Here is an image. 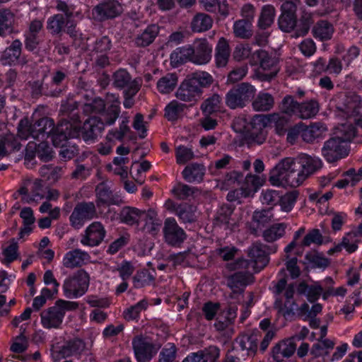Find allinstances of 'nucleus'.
Here are the masks:
<instances>
[{
  "label": "nucleus",
  "mask_w": 362,
  "mask_h": 362,
  "mask_svg": "<svg viewBox=\"0 0 362 362\" xmlns=\"http://www.w3.org/2000/svg\"><path fill=\"white\" fill-rule=\"evenodd\" d=\"M178 77L175 73H168L161 77L157 82L158 90L162 94L171 93L176 87Z\"/></svg>",
  "instance_id": "nucleus-42"
},
{
  "label": "nucleus",
  "mask_w": 362,
  "mask_h": 362,
  "mask_svg": "<svg viewBox=\"0 0 362 362\" xmlns=\"http://www.w3.org/2000/svg\"><path fill=\"white\" fill-rule=\"evenodd\" d=\"M322 156L328 163H335L349 155L346 146L337 137L327 140L321 150Z\"/></svg>",
  "instance_id": "nucleus-11"
},
{
  "label": "nucleus",
  "mask_w": 362,
  "mask_h": 362,
  "mask_svg": "<svg viewBox=\"0 0 362 362\" xmlns=\"http://www.w3.org/2000/svg\"><path fill=\"white\" fill-rule=\"evenodd\" d=\"M90 255L80 249H75L66 252L63 258V265L66 268L81 267L90 262Z\"/></svg>",
  "instance_id": "nucleus-26"
},
{
  "label": "nucleus",
  "mask_w": 362,
  "mask_h": 362,
  "mask_svg": "<svg viewBox=\"0 0 362 362\" xmlns=\"http://www.w3.org/2000/svg\"><path fill=\"white\" fill-rule=\"evenodd\" d=\"M230 47L228 41L224 37H221L216 47L215 59L216 66H225L230 57Z\"/></svg>",
  "instance_id": "nucleus-39"
},
{
  "label": "nucleus",
  "mask_w": 362,
  "mask_h": 362,
  "mask_svg": "<svg viewBox=\"0 0 362 362\" xmlns=\"http://www.w3.org/2000/svg\"><path fill=\"white\" fill-rule=\"evenodd\" d=\"M273 214L271 209L257 210L253 212L249 230L251 234L259 236L262 229L272 221Z\"/></svg>",
  "instance_id": "nucleus-19"
},
{
  "label": "nucleus",
  "mask_w": 362,
  "mask_h": 362,
  "mask_svg": "<svg viewBox=\"0 0 362 362\" xmlns=\"http://www.w3.org/2000/svg\"><path fill=\"white\" fill-rule=\"evenodd\" d=\"M83 104L81 110L85 115L100 114L105 110V100L100 97H93V93L83 94Z\"/></svg>",
  "instance_id": "nucleus-27"
},
{
  "label": "nucleus",
  "mask_w": 362,
  "mask_h": 362,
  "mask_svg": "<svg viewBox=\"0 0 362 362\" xmlns=\"http://www.w3.org/2000/svg\"><path fill=\"white\" fill-rule=\"evenodd\" d=\"M146 211H141L132 206H124L119 214L120 222L129 226L139 225Z\"/></svg>",
  "instance_id": "nucleus-28"
},
{
  "label": "nucleus",
  "mask_w": 362,
  "mask_h": 362,
  "mask_svg": "<svg viewBox=\"0 0 362 362\" xmlns=\"http://www.w3.org/2000/svg\"><path fill=\"white\" fill-rule=\"evenodd\" d=\"M286 228L284 223H274L262 231V238L267 243H273L284 235Z\"/></svg>",
  "instance_id": "nucleus-40"
},
{
  "label": "nucleus",
  "mask_w": 362,
  "mask_h": 362,
  "mask_svg": "<svg viewBox=\"0 0 362 362\" xmlns=\"http://www.w3.org/2000/svg\"><path fill=\"white\" fill-rule=\"evenodd\" d=\"M221 105V98L218 94L214 93L202 103L200 109L204 114L209 115L219 111Z\"/></svg>",
  "instance_id": "nucleus-47"
},
{
  "label": "nucleus",
  "mask_w": 362,
  "mask_h": 362,
  "mask_svg": "<svg viewBox=\"0 0 362 362\" xmlns=\"http://www.w3.org/2000/svg\"><path fill=\"white\" fill-rule=\"evenodd\" d=\"M250 64L259 65L263 71L267 73L258 72V77L262 81H270L275 78L279 71V59L272 52L259 49L251 55Z\"/></svg>",
  "instance_id": "nucleus-5"
},
{
  "label": "nucleus",
  "mask_w": 362,
  "mask_h": 362,
  "mask_svg": "<svg viewBox=\"0 0 362 362\" xmlns=\"http://www.w3.org/2000/svg\"><path fill=\"white\" fill-rule=\"evenodd\" d=\"M154 281V276L147 269L139 271L133 277L134 286L136 288L150 285Z\"/></svg>",
  "instance_id": "nucleus-56"
},
{
  "label": "nucleus",
  "mask_w": 362,
  "mask_h": 362,
  "mask_svg": "<svg viewBox=\"0 0 362 362\" xmlns=\"http://www.w3.org/2000/svg\"><path fill=\"white\" fill-rule=\"evenodd\" d=\"M120 101L117 98L116 100L109 105L107 108L105 107V110H103L100 114L101 117H99L102 120L104 125H112L115 124L117 119L119 117L120 114Z\"/></svg>",
  "instance_id": "nucleus-37"
},
{
  "label": "nucleus",
  "mask_w": 362,
  "mask_h": 362,
  "mask_svg": "<svg viewBox=\"0 0 362 362\" xmlns=\"http://www.w3.org/2000/svg\"><path fill=\"white\" fill-rule=\"evenodd\" d=\"M299 104L293 96L287 95L283 98L280 109L282 113L288 116L297 115Z\"/></svg>",
  "instance_id": "nucleus-53"
},
{
  "label": "nucleus",
  "mask_w": 362,
  "mask_h": 362,
  "mask_svg": "<svg viewBox=\"0 0 362 362\" xmlns=\"http://www.w3.org/2000/svg\"><path fill=\"white\" fill-rule=\"evenodd\" d=\"M85 341L78 337L66 340L59 350L53 354L57 360L69 357L79 358L86 349Z\"/></svg>",
  "instance_id": "nucleus-15"
},
{
  "label": "nucleus",
  "mask_w": 362,
  "mask_h": 362,
  "mask_svg": "<svg viewBox=\"0 0 362 362\" xmlns=\"http://www.w3.org/2000/svg\"><path fill=\"white\" fill-rule=\"evenodd\" d=\"M199 4L207 12L215 13L218 9L222 16H226L228 14L227 5L224 3L221 5L218 0H199Z\"/></svg>",
  "instance_id": "nucleus-54"
},
{
  "label": "nucleus",
  "mask_w": 362,
  "mask_h": 362,
  "mask_svg": "<svg viewBox=\"0 0 362 362\" xmlns=\"http://www.w3.org/2000/svg\"><path fill=\"white\" fill-rule=\"evenodd\" d=\"M289 118L285 114L274 112L270 114V126L274 125L278 134H284L287 129Z\"/></svg>",
  "instance_id": "nucleus-48"
},
{
  "label": "nucleus",
  "mask_w": 362,
  "mask_h": 362,
  "mask_svg": "<svg viewBox=\"0 0 362 362\" xmlns=\"http://www.w3.org/2000/svg\"><path fill=\"white\" fill-rule=\"evenodd\" d=\"M274 105V98L269 93L259 92L254 97L252 107L257 112H267L271 110Z\"/></svg>",
  "instance_id": "nucleus-33"
},
{
  "label": "nucleus",
  "mask_w": 362,
  "mask_h": 362,
  "mask_svg": "<svg viewBox=\"0 0 362 362\" xmlns=\"http://www.w3.org/2000/svg\"><path fill=\"white\" fill-rule=\"evenodd\" d=\"M192 63L198 65L207 64L211 59L212 46L206 39L202 38L194 41Z\"/></svg>",
  "instance_id": "nucleus-18"
},
{
  "label": "nucleus",
  "mask_w": 362,
  "mask_h": 362,
  "mask_svg": "<svg viewBox=\"0 0 362 362\" xmlns=\"http://www.w3.org/2000/svg\"><path fill=\"white\" fill-rule=\"evenodd\" d=\"M296 349V344L291 341L279 343L272 349L273 358L276 362H281L284 358L291 357Z\"/></svg>",
  "instance_id": "nucleus-35"
},
{
  "label": "nucleus",
  "mask_w": 362,
  "mask_h": 362,
  "mask_svg": "<svg viewBox=\"0 0 362 362\" xmlns=\"http://www.w3.org/2000/svg\"><path fill=\"white\" fill-rule=\"evenodd\" d=\"M252 23L245 21L238 20L234 23L233 33L235 37L248 39L252 35Z\"/></svg>",
  "instance_id": "nucleus-51"
},
{
  "label": "nucleus",
  "mask_w": 362,
  "mask_h": 362,
  "mask_svg": "<svg viewBox=\"0 0 362 362\" xmlns=\"http://www.w3.org/2000/svg\"><path fill=\"white\" fill-rule=\"evenodd\" d=\"M197 188L183 183L177 184L172 189V193L179 199H186L194 194Z\"/></svg>",
  "instance_id": "nucleus-60"
},
{
  "label": "nucleus",
  "mask_w": 362,
  "mask_h": 362,
  "mask_svg": "<svg viewBox=\"0 0 362 362\" xmlns=\"http://www.w3.org/2000/svg\"><path fill=\"white\" fill-rule=\"evenodd\" d=\"M160 32V28L156 24L148 25L144 30L135 35L133 42L135 47L144 48L151 45Z\"/></svg>",
  "instance_id": "nucleus-25"
},
{
  "label": "nucleus",
  "mask_w": 362,
  "mask_h": 362,
  "mask_svg": "<svg viewBox=\"0 0 362 362\" xmlns=\"http://www.w3.org/2000/svg\"><path fill=\"white\" fill-rule=\"evenodd\" d=\"M168 202L172 204L173 211L182 223H193L196 221V207L194 206L187 203L175 205L171 201H168Z\"/></svg>",
  "instance_id": "nucleus-31"
},
{
  "label": "nucleus",
  "mask_w": 362,
  "mask_h": 362,
  "mask_svg": "<svg viewBox=\"0 0 362 362\" xmlns=\"http://www.w3.org/2000/svg\"><path fill=\"white\" fill-rule=\"evenodd\" d=\"M106 231L100 222L95 221L90 224L84 231L81 243L86 246L94 247L101 243Z\"/></svg>",
  "instance_id": "nucleus-16"
},
{
  "label": "nucleus",
  "mask_w": 362,
  "mask_h": 362,
  "mask_svg": "<svg viewBox=\"0 0 362 362\" xmlns=\"http://www.w3.org/2000/svg\"><path fill=\"white\" fill-rule=\"evenodd\" d=\"M313 23L312 16L309 13H304L300 18L299 23L296 24V36H305L308 34L310 25Z\"/></svg>",
  "instance_id": "nucleus-59"
},
{
  "label": "nucleus",
  "mask_w": 362,
  "mask_h": 362,
  "mask_svg": "<svg viewBox=\"0 0 362 362\" xmlns=\"http://www.w3.org/2000/svg\"><path fill=\"white\" fill-rule=\"evenodd\" d=\"M265 248L266 245L259 242L253 243L249 247L247 252L248 257L250 258L251 261L264 267L269 262Z\"/></svg>",
  "instance_id": "nucleus-36"
},
{
  "label": "nucleus",
  "mask_w": 362,
  "mask_h": 362,
  "mask_svg": "<svg viewBox=\"0 0 362 362\" xmlns=\"http://www.w3.org/2000/svg\"><path fill=\"white\" fill-rule=\"evenodd\" d=\"M47 76L45 75L41 79H37L29 82V86L31 90V95L34 98H39L45 95L47 97H59L64 91V88H52L51 85L45 83Z\"/></svg>",
  "instance_id": "nucleus-17"
},
{
  "label": "nucleus",
  "mask_w": 362,
  "mask_h": 362,
  "mask_svg": "<svg viewBox=\"0 0 362 362\" xmlns=\"http://www.w3.org/2000/svg\"><path fill=\"white\" fill-rule=\"evenodd\" d=\"M77 132L72 130L70 122L63 121L54 128L49 136H52L54 146L61 147L66 144L69 138L74 137Z\"/></svg>",
  "instance_id": "nucleus-20"
},
{
  "label": "nucleus",
  "mask_w": 362,
  "mask_h": 362,
  "mask_svg": "<svg viewBox=\"0 0 362 362\" xmlns=\"http://www.w3.org/2000/svg\"><path fill=\"white\" fill-rule=\"evenodd\" d=\"M253 275L248 272H237L227 278V286L234 293H242L245 288L252 284Z\"/></svg>",
  "instance_id": "nucleus-22"
},
{
  "label": "nucleus",
  "mask_w": 362,
  "mask_h": 362,
  "mask_svg": "<svg viewBox=\"0 0 362 362\" xmlns=\"http://www.w3.org/2000/svg\"><path fill=\"white\" fill-rule=\"evenodd\" d=\"M214 81V78L209 73L195 71L181 82L175 96L178 100L189 103L192 105L202 99L204 88L210 87Z\"/></svg>",
  "instance_id": "nucleus-2"
},
{
  "label": "nucleus",
  "mask_w": 362,
  "mask_h": 362,
  "mask_svg": "<svg viewBox=\"0 0 362 362\" xmlns=\"http://www.w3.org/2000/svg\"><path fill=\"white\" fill-rule=\"evenodd\" d=\"M147 305V301L146 300H141L136 304L128 308L123 313L124 319L128 321L137 319L141 312L146 309Z\"/></svg>",
  "instance_id": "nucleus-57"
},
{
  "label": "nucleus",
  "mask_w": 362,
  "mask_h": 362,
  "mask_svg": "<svg viewBox=\"0 0 362 362\" xmlns=\"http://www.w3.org/2000/svg\"><path fill=\"white\" fill-rule=\"evenodd\" d=\"M95 205L93 202L78 203L69 217L71 226L80 228L85 221L98 218Z\"/></svg>",
  "instance_id": "nucleus-10"
},
{
  "label": "nucleus",
  "mask_w": 362,
  "mask_h": 362,
  "mask_svg": "<svg viewBox=\"0 0 362 362\" xmlns=\"http://www.w3.org/2000/svg\"><path fill=\"white\" fill-rule=\"evenodd\" d=\"M213 25V19L204 13H198L192 18L191 29L194 33L205 32L211 29Z\"/></svg>",
  "instance_id": "nucleus-38"
},
{
  "label": "nucleus",
  "mask_w": 362,
  "mask_h": 362,
  "mask_svg": "<svg viewBox=\"0 0 362 362\" xmlns=\"http://www.w3.org/2000/svg\"><path fill=\"white\" fill-rule=\"evenodd\" d=\"M123 12L122 4L117 0H103L92 9L94 20L103 22L119 16Z\"/></svg>",
  "instance_id": "nucleus-9"
},
{
  "label": "nucleus",
  "mask_w": 362,
  "mask_h": 362,
  "mask_svg": "<svg viewBox=\"0 0 362 362\" xmlns=\"http://www.w3.org/2000/svg\"><path fill=\"white\" fill-rule=\"evenodd\" d=\"M186 105L177 100H173L165 108V117L169 121H175L184 112Z\"/></svg>",
  "instance_id": "nucleus-49"
},
{
  "label": "nucleus",
  "mask_w": 362,
  "mask_h": 362,
  "mask_svg": "<svg viewBox=\"0 0 362 362\" xmlns=\"http://www.w3.org/2000/svg\"><path fill=\"white\" fill-rule=\"evenodd\" d=\"M104 129L105 127L99 117H90L83 123L81 129L82 138L86 141H93Z\"/></svg>",
  "instance_id": "nucleus-24"
},
{
  "label": "nucleus",
  "mask_w": 362,
  "mask_h": 362,
  "mask_svg": "<svg viewBox=\"0 0 362 362\" xmlns=\"http://www.w3.org/2000/svg\"><path fill=\"white\" fill-rule=\"evenodd\" d=\"M14 23V14L8 8L0 9V35L11 33Z\"/></svg>",
  "instance_id": "nucleus-45"
},
{
  "label": "nucleus",
  "mask_w": 362,
  "mask_h": 362,
  "mask_svg": "<svg viewBox=\"0 0 362 362\" xmlns=\"http://www.w3.org/2000/svg\"><path fill=\"white\" fill-rule=\"evenodd\" d=\"M192 45L187 44L179 47H177L170 54V60L172 63L176 65L183 64L187 62L192 63Z\"/></svg>",
  "instance_id": "nucleus-32"
},
{
  "label": "nucleus",
  "mask_w": 362,
  "mask_h": 362,
  "mask_svg": "<svg viewBox=\"0 0 362 362\" xmlns=\"http://www.w3.org/2000/svg\"><path fill=\"white\" fill-rule=\"evenodd\" d=\"M89 284V274L84 269H79L64 280V296L69 298L82 296L88 291Z\"/></svg>",
  "instance_id": "nucleus-7"
},
{
  "label": "nucleus",
  "mask_w": 362,
  "mask_h": 362,
  "mask_svg": "<svg viewBox=\"0 0 362 362\" xmlns=\"http://www.w3.org/2000/svg\"><path fill=\"white\" fill-rule=\"evenodd\" d=\"M182 174L188 182H200L205 174V167L202 164L192 163L185 168Z\"/></svg>",
  "instance_id": "nucleus-34"
},
{
  "label": "nucleus",
  "mask_w": 362,
  "mask_h": 362,
  "mask_svg": "<svg viewBox=\"0 0 362 362\" xmlns=\"http://www.w3.org/2000/svg\"><path fill=\"white\" fill-rule=\"evenodd\" d=\"M322 167L320 158L303 155L298 158H285L271 170L269 181L277 187H296Z\"/></svg>",
  "instance_id": "nucleus-1"
},
{
  "label": "nucleus",
  "mask_w": 362,
  "mask_h": 362,
  "mask_svg": "<svg viewBox=\"0 0 362 362\" xmlns=\"http://www.w3.org/2000/svg\"><path fill=\"white\" fill-rule=\"evenodd\" d=\"M297 23V16L281 14L278 19L279 28L285 33L291 32Z\"/></svg>",
  "instance_id": "nucleus-61"
},
{
  "label": "nucleus",
  "mask_w": 362,
  "mask_h": 362,
  "mask_svg": "<svg viewBox=\"0 0 362 362\" xmlns=\"http://www.w3.org/2000/svg\"><path fill=\"white\" fill-rule=\"evenodd\" d=\"M163 232L165 243L171 246H180L187 238L186 233L174 218L165 220Z\"/></svg>",
  "instance_id": "nucleus-13"
},
{
  "label": "nucleus",
  "mask_w": 362,
  "mask_h": 362,
  "mask_svg": "<svg viewBox=\"0 0 362 362\" xmlns=\"http://www.w3.org/2000/svg\"><path fill=\"white\" fill-rule=\"evenodd\" d=\"M95 192V204L99 209L104 206H119L123 203L120 196L117 193H114L111 187L106 182H102L98 184Z\"/></svg>",
  "instance_id": "nucleus-14"
},
{
  "label": "nucleus",
  "mask_w": 362,
  "mask_h": 362,
  "mask_svg": "<svg viewBox=\"0 0 362 362\" xmlns=\"http://www.w3.org/2000/svg\"><path fill=\"white\" fill-rule=\"evenodd\" d=\"M298 196V192L296 190L287 192L282 196L280 195L279 204L281 210L286 212L291 211L294 206Z\"/></svg>",
  "instance_id": "nucleus-58"
},
{
  "label": "nucleus",
  "mask_w": 362,
  "mask_h": 362,
  "mask_svg": "<svg viewBox=\"0 0 362 362\" xmlns=\"http://www.w3.org/2000/svg\"><path fill=\"white\" fill-rule=\"evenodd\" d=\"M323 243V237L319 229L310 230L304 237L302 241V245L304 247H308L311 244H315L320 245Z\"/></svg>",
  "instance_id": "nucleus-62"
},
{
  "label": "nucleus",
  "mask_w": 362,
  "mask_h": 362,
  "mask_svg": "<svg viewBox=\"0 0 362 362\" xmlns=\"http://www.w3.org/2000/svg\"><path fill=\"white\" fill-rule=\"evenodd\" d=\"M334 32L333 25L327 21H318L313 27L312 33L314 37L320 41H327L332 37Z\"/></svg>",
  "instance_id": "nucleus-30"
},
{
  "label": "nucleus",
  "mask_w": 362,
  "mask_h": 362,
  "mask_svg": "<svg viewBox=\"0 0 362 362\" xmlns=\"http://www.w3.org/2000/svg\"><path fill=\"white\" fill-rule=\"evenodd\" d=\"M112 77V86L117 89H129L136 84L141 88L142 85L141 78L132 79L131 74L125 69H119L113 73Z\"/></svg>",
  "instance_id": "nucleus-21"
},
{
  "label": "nucleus",
  "mask_w": 362,
  "mask_h": 362,
  "mask_svg": "<svg viewBox=\"0 0 362 362\" xmlns=\"http://www.w3.org/2000/svg\"><path fill=\"white\" fill-rule=\"evenodd\" d=\"M233 208L228 204H223L217 210L214 218V224L221 226L229 223Z\"/></svg>",
  "instance_id": "nucleus-50"
},
{
  "label": "nucleus",
  "mask_w": 362,
  "mask_h": 362,
  "mask_svg": "<svg viewBox=\"0 0 362 362\" xmlns=\"http://www.w3.org/2000/svg\"><path fill=\"white\" fill-rule=\"evenodd\" d=\"M0 144L2 146L4 154L8 151H18L21 148L18 139L13 134H6L1 137Z\"/></svg>",
  "instance_id": "nucleus-52"
},
{
  "label": "nucleus",
  "mask_w": 362,
  "mask_h": 362,
  "mask_svg": "<svg viewBox=\"0 0 362 362\" xmlns=\"http://www.w3.org/2000/svg\"><path fill=\"white\" fill-rule=\"evenodd\" d=\"M22 53V42L14 40L1 54L0 62L4 66H15L19 62Z\"/></svg>",
  "instance_id": "nucleus-23"
},
{
  "label": "nucleus",
  "mask_w": 362,
  "mask_h": 362,
  "mask_svg": "<svg viewBox=\"0 0 362 362\" xmlns=\"http://www.w3.org/2000/svg\"><path fill=\"white\" fill-rule=\"evenodd\" d=\"M276 16L275 8L270 4L265 5L262 8L258 19L257 25L262 30H266L274 23Z\"/></svg>",
  "instance_id": "nucleus-44"
},
{
  "label": "nucleus",
  "mask_w": 362,
  "mask_h": 362,
  "mask_svg": "<svg viewBox=\"0 0 362 362\" xmlns=\"http://www.w3.org/2000/svg\"><path fill=\"white\" fill-rule=\"evenodd\" d=\"M132 346L138 362L149 361L158 350L148 337L143 336H136L132 340Z\"/></svg>",
  "instance_id": "nucleus-12"
},
{
  "label": "nucleus",
  "mask_w": 362,
  "mask_h": 362,
  "mask_svg": "<svg viewBox=\"0 0 362 362\" xmlns=\"http://www.w3.org/2000/svg\"><path fill=\"white\" fill-rule=\"evenodd\" d=\"M337 108L344 113L348 119H353L355 126L362 129V114L360 113L361 98L354 93L341 95Z\"/></svg>",
  "instance_id": "nucleus-8"
},
{
  "label": "nucleus",
  "mask_w": 362,
  "mask_h": 362,
  "mask_svg": "<svg viewBox=\"0 0 362 362\" xmlns=\"http://www.w3.org/2000/svg\"><path fill=\"white\" fill-rule=\"evenodd\" d=\"M176 161L183 165L194 158V155L191 148L185 146H179L175 150Z\"/></svg>",
  "instance_id": "nucleus-63"
},
{
  "label": "nucleus",
  "mask_w": 362,
  "mask_h": 362,
  "mask_svg": "<svg viewBox=\"0 0 362 362\" xmlns=\"http://www.w3.org/2000/svg\"><path fill=\"white\" fill-rule=\"evenodd\" d=\"M54 127V120L47 117L39 119L33 124H30L28 119H21L18 127V136L23 139L32 136L41 141L48 137Z\"/></svg>",
  "instance_id": "nucleus-4"
},
{
  "label": "nucleus",
  "mask_w": 362,
  "mask_h": 362,
  "mask_svg": "<svg viewBox=\"0 0 362 362\" xmlns=\"http://www.w3.org/2000/svg\"><path fill=\"white\" fill-rule=\"evenodd\" d=\"M347 123L342 124L337 128L334 137H337L344 144L351 141L356 134V127L353 119H349Z\"/></svg>",
  "instance_id": "nucleus-43"
},
{
  "label": "nucleus",
  "mask_w": 362,
  "mask_h": 362,
  "mask_svg": "<svg viewBox=\"0 0 362 362\" xmlns=\"http://www.w3.org/2000/svg\"><path fill=\"white\" fill-rule=\"evenodd\" d=\"M69 23V19L64 16L62 13H57L47 18L46 28L52 35H62L65 32Z\"/></svg>",
  "instance_id": "nucleus-29"
},
{
  "label": "nucleus",
  "mask_w": 362,
  "mask_h": 362,
  "mask_svg": "<svg viewBox=\"0 0 362 362\" xmlns=\"http://www.w3.org/2000/svg\"><path fill=\"white\" fill-rule=\"evenodd\" d=\"M141 221H145L144 230L146 233L152 235H156L158 233L161 223L157 218V214L154 210L146 211Z\"/></svg>",
  "instance_id": "nucleus-41"
},
{
  "label": "nucleus",
  "mask_w": 362,
  "mask_h": 362,
  "mask_svg": "<svg viewBox=\"0 0 362 362\" xmlns=\"http://www.w3.org/2000/svg\"><path fill=\"white\" fill-rule=\"evenodd\" d=\"M78 303L65 300H57L54 305L40 313L41 323L46 329H57L63 322L66 311L75 310Z\"/></svg>",
  "instance_id": "nucleus-3"
},
{
  "label": "nucleus",
  "mask_w": 362,
  "mask_h": 362,
  "mask_svg": "<svg viewBox=\"0 0 362 362\" xmlns=\"http://www.w3.org/2000/svg\"><path fill=\"white\" fill-rule=\"evenodd\" d=\"M177 355V348L174 344H167L159 354V362H173Z\"/></svg>",
  "instance_id": "nucleus-64"
},
{
  "label": "nucleus",
  "mask_w": 362,
  "mask_h": 362,
  "mask_svg": "<svg viewBox=\"0 0 362 362\" xmlns=\"http://www.w3.org/2000/svg\"><path fill=\"white\" fill-rule=\"evenodd\" d=\"M322 306L320 303L314 304L310 309L309 305L304 303L297 310L298 315L304 320H308V318L315 317L316 315L322 312Z\"/></svg>",
  "instance_id": "nucleus-55"
},
{
  "label": "nucleus",
  "mask_w": 362,
  "mask_h": 362,
  "mask_svg": "<svg viewBox=\"0 0 362 362\" xmlns=\"http://www.w3.org/2000/svg\"><path fill=\"white\" fill-rule=\"evenodd\" d=\"M319 105L317 100H310L299 104L297 116L301 119H309L317 115Z\"/></svg>",
  "instance_id": "nucleus-46"
},
{
  "label": "nucleus",
  "mask_w": 362,
  "mask_h": 362,
  "mask_svg": "<svg viewBox=\"0 0 362 362\" xmlns=\"http://www.w3.org/2000/svg\"><path fill=\"white\" fill-rule=\"evenodd\" d=\"M256 88L249 83H240L230 88L225 96V103L231 110L241 109L254 98Z\"/></svg>",
  "instance_id": "nucleus-6"
}]
</instances>
